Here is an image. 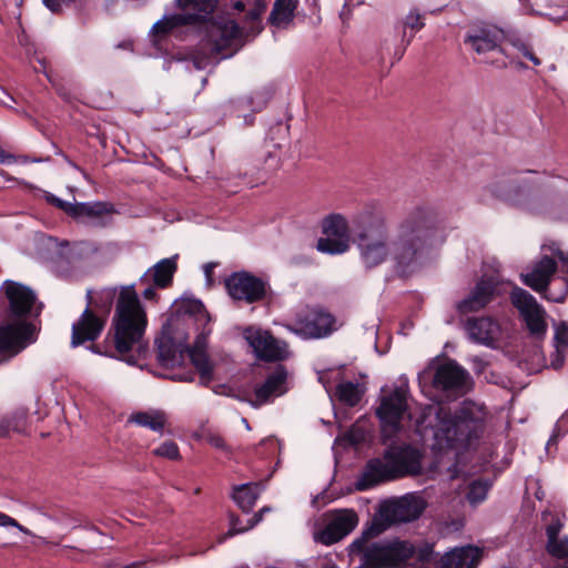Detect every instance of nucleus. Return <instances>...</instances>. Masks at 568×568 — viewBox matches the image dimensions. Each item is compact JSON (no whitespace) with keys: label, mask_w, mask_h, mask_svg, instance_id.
Masks as SVG:
<instances>
[{"label":"nucleus","mask_w":568,"mask_h":568,"mask_svg":"<svg viewBox=\"0 0 568 568\" xmlns=\"http://www.w3.org/2000/svg\"><path fill=\"white\" fill-rule=\"evenodd\" d=\"M440 230L439 212L432 205L420 204L397 222L393 236L383 216H369L356 232L354 243L365 268H375L390 260L394 272L406 277L434 246Z\"/></svg>","instance_id":"1"},{"label":"nucleus","mask_w":568,"mask_h":568,"mask_svg":"<svg viewBox=\"0 0 568 568\" xmlns=\"http://www.w3.org/2000/svg\"><path fill=\"white\" fill-rule=\"evenodd\" d=\"M146 326V312L139 300L134 284L121 286L111 326L104 339L89 345L88 349L134 364L135 357L131 352L134 347L141 348Z\"/></svg>","instance_id":"2"},{"label":"nucleus","mask_w":568,"mask_h":568,"mask_svg":"<svg viewBox=\"0 0 568 568\" xmlns=\"http://www.w3.org/2000/svg\"><path fill=\"white\" fill-rule=\"evenodd\" d=\"M422 452L409 445H389L382 458L369 459L357 480L355 489L365 491L381 484L404 477H415L423 473Z\"/></svg>","instance_id":"3"},{"label":"nucleus","mask_w":568,"mask_h":568,"mask_svg":"<svg viewBox=\"0 0 568 568\" xmlns=\"http://www.w3.org/2000/svg\"><path fill=\"white\" fill-rule=\"evenodd\" d=\"M426 501L416 494H406L383 501L367 526V532L381 535L393 525L418 519L426 509Z\"/></svg>","instance_id":"4"},{"label":"nucleus","mask_w":568,"mask_h":568,"mask_svg":"<svg viewBox=\"0 0 568 568\" xmlns=\"http://www.w3.org/2000/svg\"><path fill=\"white\" fill-rule=\"evenodd\" d=\"M436 436L445 439L450 448L467 447L473 439L478 438L479 418L473 408L463 406L454 414L440 408L438 414Z\"/></svg>","instance_id":"5"},{"label":"nucleus","mask_w":568,"mask_h":568,"mask_svg":"<svg viewBox=\"0 0 568 568\" xmlns=\"http://www.w3.org/2000/svg\"><path fill=\"white\" fill-rule=\"evenodd\" d=\"M174 4L181 12L164 14L152 26V36L162 39L178 28L197 27L215 12L219 0H174Z\"/></svg>","instance_id":"6"},{"label":"nucleus","mask_w":568,"mask_h":568,"mask_svg":"<svg viewBox=\"0 0 568 568\" xmlns=\"http://www.w3.org/2000/svg\"><path fill=\"white\" fill-rule=\"evenodd\" d=\"M213 14L210 13L197 27L203 29L204 39L212 47V51L219 54L231 50V53L223 57L229 58L242 45L243 30L235 20Z\"/></svg>","instance_id":"7"},{"label":"nucleus","mask_w":568,"mask_h":568,"mask_svg":"<svg viewBox=\"0 0 568 568\" xmlns=\"http://www.w3.org/2000/svg\"><path fill=\"white\" fill-rule=\"evenodd\" d=\"M557 268V262L552 257L542 255L538 261L534 262L530 271L521 273L519 277L524 285L541 294L546 300L562 303L568 294V283L562 280L561 290L556 294L549 288Z\"/></svg>","instance_id":"8"},{"label":"nucleus","mask_w":568,"mask_h":568,"mask_svg":"<svg viewBox=\"0 0 568 568\" xmlns=\"http://www.w3.org/2000/svg\"><path fill=\"white\" fill-rule=\"evenodd\" d=\"M223 283L230 298L248 305L264 301L270 291L267 281L244 270L232 272Z\"/></svg>","instance_id":"9"},{"label":"nucleus","mask_w":568,"mask_h":568,"mask_svg":"<svg viewBox=\"0 0 568 568\" xmlns=\"http://www.w3.org/2000/svg\"><path fill=\"white\" fill-rule=\"evenodd\" d=\"M336 317L323 307L316 306L297 315L288 329L304 339H320L337 331Z\"/></svg>","instance_id":"10"},{"label":"nucleus","mask_w":568,"mask_h":568,"mask_svg":"<svg viewBox=\"0 0 568 568\" xmlns=\"http://www.w3.org/2000/svg\"><path fill=\"white\" fill-rule=\"evenodd\" d=\"M509 298L524 320L529 334L537 339L544 338L547 333L546 312L535 296L519 286H514Z\"/></svg>","instance_id":"11"},{"label":"nucleus","mask_w":568,"mask_h":568,"mask_svg":"<svg viewBox=\"0 0 568 568\" xmlns=\"http://www.w3.org/2000/svg\"><path fill=\"white\" fill-rule=\"evenodd\" d=\"M243 336L253 348L255 356L261 361L281 362L290 356L287 343L275 338L270 331L247 327Z\"/></svg>","instance_id":"12"},{"label":"nucleus","mask_w":568,"mask_h":568,"mask_svg":"<svg viewBox=\"0 0 568 568\" xmlns=\"http://www.w3.org/2000/svg\"><path fill=\"white\" fill-rule=\"evenodd\" d=\"M504 42V30L494 24L483 23L470 28L465 37L464 43L477 54H485L498 51L509 58L507 51L501 47Z\"/></svg>","instance_id":"13"},{"label":"nucleus","mask_w":568,"mask_h":568,"mask_svg":"<svg viewBox=\"0 0 568 568\" xmlns=\"http://www.w3.org/2000/svg\"><path fill=\"white\" fill-rule=\"evenodd\" d=\"M407 410L406 394L396 387L393 392L381 397L376 408V416L379 418L383 432L396 434L400 430V420Z\"/></svg>","instance_id":"14"},{"label":"nucleus","mask_w":568,"mask_h":568,"mask_svg":"<svg viewBox=\"0 0 568 568\" xmlns=\"http://www.w3.org/2000/svg\"><path fill=\"white\" fill-rule=\"evenodd\" d=\"M373 532H367L364 528L361 537L356 538L348 547L351 558L358 559V568H386L383 542H373L368 545V540L377 537Z\"/></svg>","instance_id":"15"},{"label":"nucleus","mask_w":568,"mask_h":568,"mask_svg":"<svg viewBox=\"0 0 568 568\" xmlns=\"http://www.w3.org/2000/svg\"><path fill=\"white\" fill-rule=\"evenodd\" d=\"M287 390V369L284 365L278 364L262 384L254 387V398L241 399L247 402L252 407L258 408L274 397L284 395Z\"/></svg>","instance_id":"16"},{"label":"nucleus","mask_w":568,"mask_h":568,"mask_svg":"<svg viewBox=\"0 0 568 568\" xmlns=\"http://www.w3.org/2000/svg\"><path fill=\"white\" fill-rule=\"evenodd\" d=\"M106 324V320L95 314L91 307H85L79 318L72 324L70 346L72 348L87 343L95 344Z\"/></svg>","instance_id":"17"},{"label":"nucleus","mask_w":568,"mask_h":568,"mask_svg":"<svg viewBox=\"0 0 568 568\" xmlns=\"http://www.w3.org/2000/svg\"><path fill=\"white\" fill-rule=\"evenodd\" d=\"M280 166V155L271 151L267 145L252 151L241 160V169L244 175L254 176L257 180L267 178L276 172Z\"/></svg>","instance_id":"18"},{"label":"nucleus","mask_w":568,"mask_h":568,"mask_svg":"<svg viewBox=\"0 0 568 568\" xmlns=\"http://www.w3.org/2000/svg\"><path fill=\"white\" fill-rule=\"evenodd\" d=\"M357 524L358 516L353 509L338 510L326 527L315 535V539L326 546L333 545L351 534Z\"/></svg>","instance_id":"19"},{"label":"nucleus","mask_w":568,"mask_h":568,"mask_svg":"<svg viewBox=\"0 0 568 568\" xmlns=\"http://www.w3.org/2000/svg\"><path fill=\"white\" fill-rule=\"evenodd\" d=\"M33 334L34 326L28 322L0 326V352L8 353L11 357L19 354L33 341Z\"/></svg>","instance_id":"20"},{"label":"nucleus","mask_w":568,"mask_h":568,"mask_svg":"<svg viewBox=\"0 0 568 568\" xmlns=\"http://www.w3.org/2000/svg\"><path fill=\"white\" fill-rule=\"evenodd\" d=\"M464 328L469 341L487 347H495L501 334L499 323L489 316L469 317Z\"/></svg>","instance_id":"21"},{"label":"nucleus","mask_w":568,"mask_h":568,"mask_svg":"<svg viewBox=\"0 0 568 568\" xmlns=\"http://www.w3.org/2000/svg\"><path fill=\"white\" fill-rule=\"evenodd\" d=\"M496 290V281L487 277L479 278L469 294L457 303L458 313L467 314L485 308L494 300Z\"/></svg>","instance_id":"22"},{"label":"nucleus","mask_w":568,"mask_h":568,"mask_svg":"<svg viewBox=\"0 0 568 568\" xmlns=\"http://www.w3.org/2000/svg\"><path fill=\"white\" fill-rule=\"evenodd\" d=\"M483 555V548L475 545L454 547L444 552L433 568H477Z\"/></svg>","instance_id":"23"},{"label":"nucleus","mask_w":568,"mask_h":568,"mask_svg":"<svg viewBox=\"0 0 568 568\" xmlns=\"http://www.w3.org/2000/svg\"><path fill=\"white\" fill-rule=\"evenodd\" d=\"M467 376V371L456 361H448L436 368L432 384L439 390L458 392L464 388Z\"/></svg>","instance_id":"24"},{"label":"nucleus","mask_w":568,"mask_h":568,"mask_svg":"<svg viewBox=\"0 0 568 568\" xmlns=\"http://www.w3.org/2000/svg\"><path fill=\"white\" fill-rule=\"evenodd\" d=\"M4 285L10 315L17 318L28 316L37 298L33 291L13 281H7Z\"/></svg>","instance_id":"25"},{"label":"nucleus","mask_w":568,"mask_h":568,"mask_svg":"<svg viewBox=\"0 0 568 568\" xmlns=\"http://www.w3.org/2000/svg\"><path fill=\"white\" fill-rule=\"evenodd\" d=\"M115 207L109 202H79L74 203L71 217L78 221H95V225L106 226L111 223V215L115 213Z\"/></svg>","instance_id":"26"},{"label":"nucleus","mask_w":568,"mask_h":568,"mask_svg":"<svg viewBox=\"0 0 568 568\" xmlns=\"http://www.w3.org/2000/svg\"><path fill=\"white\" fill-rule=\"evenodd\" d=\"M176 267L175 257L163 258L140 277V283L149 284L152 281L154 286L165 288L172 283Z\"/></svg>","instance_id":"27"},{"label":"nucleus","mask_w":568,"mask_h":568,"mask_svg":"<svg viewBox=\"0 0 568 568\" xmlns=\"http://www.w3.org/2000/svg\"><path fill=\"white\" fill-rule=\"evenodd\" d=\"M387 568L408 567V560L413 556V544L405 540L383 542Z\"/></svg>","instance_id":"28"},{"label":"nucleus","mask_w":568,"mask_h":568,"mask_svg":"<svg viewBox=\"0 0 568 568\" xmlns=\"http://www.w3.org/2000/svg\"><path fill=\"white\" fill-rule=\"evenodd\" d=\"M119 293L116 287H105L93 296L92 291L89 290L85 296L87 307H91L95 314L108 320L112 305L118 301Z\"/></svg>","instance_id":"29"},{"label":"nucleus","mask_w":568,"mask_h":568,"mask_svg":"<svg viewBox=\"0 0 568 568\" xmlns=\"http://www.w3.org/2000/svg\"><path fill=\"white\" fill-rule=\"evenodd\" d=\"M562 524L555 520L546 527L547 552L557 559L568 560V536H561Z\"/></svg>","instance_id":"30"},{"label":"nucleus","mask_w":568,"mask_h":568,"mask_svg":"<svg viewBox=\"0 0 568 568\" xmlns=\"http://www.w3.org/2000/svg\"><path fill=\"white\" fill-rule=\"evenodd\" d=\"M156 358L159 364L165 368H172L179 365L182 361V352L179 349L173 337L162 335L155 339Z\"/></svg>","instance_id":"31"},{"label":"nucleus","mask_w":568,"mask_h":568,"mask_svg":"<svg viewBox=\"0 0 568 568\" xmlns=\"http://www.w3.org/2000/svg\"><path fill=\"white\" fill-rule=\"evenodd\" d=\"M128 422L150 428L153 432L162 433L168 423V418L163 410L155 409L133 413Z\"/></svg>","instance_id":"32"},{"label":"nucleus","mask_w":568,"mask_h":568,"mask_svg":"<svg viewBox=\"0 0 568 568\" xmlns=\"http://www.w3.org/2000/svg\"><path fill=\"white\" fill-rule=\"evenodd\" d=\"M257 484H242L235 486L232 493V499L239 506V508L248 514L252 511L258 498Z\"/></svg>","instance_id":"33"},{"label":"nucleus","mask_w":568,"mask_h":568,"mask_svg":"<svg viewBox=\"0 0 568 568\" xmlns=\"http://www.w3.org/2000/svg\"><path fill=\"white\" fill-rule=\"evenodd\" d=\"M437 554L435 552V546L432 542H420L417 546L413 545V559L412 562H408V567L410 568H433L435 567L437 560Z\"/></svg>","instance_id":"34"},{"label":"nucleus","mask_w":568,"mask_h":568,"mask_svg":"<svg viewBox=\"0 0 568 568\" xmlns=\"http://www.w3.org/2000/svg\"><path fill=\"white\" fill-rule=\"evenodd\" d=\"M504 41L510 44L524 58L531 61L534 65L538 67L541 64V60L535 54L530 41L519 32L513 30H504Z\"/></svg>","instance_id":"35"},{"label":"nucleus","mask_w":568,"mask_h":568,"mask_svg":"<svg viewBox=\"0 0 568 568\" xmlns=\"http://www.w3.org/2000/svg\"><path fill=\"white\" fill-rule=\"evenodd\" d=\"M297 1L295 0H275L268 23L275 27H284L288 24L294 18Z\"/></svg>","instance_id":"36"},{"label":"nucleus","mask_w":568,"mask_h":568,"mask_svg":"<svg viewBox=\"0 0 568 568\" xmlns=\"http://www.w3.org/2000/svg\"><path fill=\"white\" fill-rule=\"evenodd\" d=\"M335 395L342 404L354 407L361 402L364 389L358 383L343 382L336 386Z\"/></svg>","instance_id":"37"},{"label":"nucleus","mask_w":568,"mask_h":568,"mask_svg":"<svg viewBox=\"0 0 568 568\" xmlns=\"http://www.w3.org/2000/svg\"><path fill=\"white\" fill-rule=\"evenodd\" d=\"M189 356L192 364L200 374L201 383L203 385H207L211 382L213 375V367L207 354L201 348H192L189 351Z\"/></svg>","instance_id":"38"},{"label":"nucleus","mask_w":568,"mask_h":568,"mask_svg":"<svg viewBox=\"0 0 568 568\" xmlns=\"http://www.w3.org/2000/svg\"><path fill=\"white\" fill-rule=\"evenodd\" d=\"M261 521V514H254L250 519H247L244 525L242 519L235 515L234 513H229V530L221 539V541L225 540L229 537H233L237 534H243L252 528H254Z\"/></svg>","instance_id":"39"},{"label":"nucleus","mask_w":568,"mask_h":568,"mask_svg":"<svg viewBox=\"0 0 568 568\" xmlns=\"http://www.w3.org/2000/svg\"><path fill=\"white\" fill-rule=\"evenodd\" d=\"M493 483L489 479L478 478L473 480L468 485V491L466 494V498L471 505H477L483 503L490 490Z\"/></svg>","instance_id":"40"},{"label":"nucleus","mask_w":568,"mask_h":568,"mask_svg":"<svg viewBox=\"0 0 568 568\" xmlns=\"http://www.w3.org/2000/svg\"><path fill=\"white\" fill-rule=\"evenodd\" d=\"M322 231L327 236L347 237V224L345 219L339 214H331L322 222Z\"/></svg>","instance_id":"41"},{"label":"nucleus","mask_w":568,"mask_h":568,"mask_svg":"<svg viewBox=\"0 0 568 568\" xmlns=\"http://www.w3.org/2000/svg\"><path fill=\"white\" fill-rule=\"evenodd\" d=\"M349 247L348 239L338 236H325L317 241L316 248L322 253L327 254H342L345 253Z\"/></svg>","instance_id":"42"},{"label":"nucleus","mask_w":568,"mask_h":568,"mask_svg":"<svg viewBox=\"0 0 568 568\" xmlns=\"http://www.w3.org/2000/svg\"><path fill=\"white\" fill-rule=\"evenodd\" d=\"M4 417L13 433L23 434L26 432L28 424V413L24 409H18Z\"/></svg>","instance_id":"43"},{"label":"nucleus","mask_w":568,"mask_h":568,"mask_svg":"<svg viewBox=\"0 0 568 568\" xmlns=\"http://www.w3.org/2000/svg\"><path fill=\"white\" fill-rule=\"evenodd\" d=\"M153 454L171 460H176L180 458L179 446L173 440H166L162 443L158 448L153 450Z\"/></svg>","instance_id":"44"},{"label":"nucleus","mask_w":568,"mask_h":568,"mask_svg":"<svg viewBox=\"0 0 568 568\" xmlns=\"http://www.w3.org/2000/svg\"><path fill=\"white\" fill-rule=\"evenodd\" d=\"M554 346L558 348H568V323L559 322L555 325Z\"/></svg>","instance_id":"45"},{"label":"nucleus","mask_w":568,"mask_h":568,"mask_svg":"<svg viewBox=\"0 0 568 568\" xmlns=\"http://www.w3.org/2000/svg\"><path fill=\"white\" fill-rule=\"evenodd\" d=\"M205 440L212 447H214L219 450H222L223 453H225L227 455L232 453V448L230 447V445H227L225 439L219 433L207 432L205 434Z\"/></svg>","instance_id":"46"},{"label":"nucleus","mask_w":568,"mask_h":568,"mask_svg":"<svg viewBox=\"0 0 568 568\" xmlns=\"http://www.w3.org/2000/svg\"><path fill=\"white\" fill-rule=\"evenodd\" d=\"M404 26L406 28H410L414 31H419L425 27L424 18L417 9H413L406 16L404 20Z\"/></svg>","instance_id":"47"},{"label":"nucleus","mask_w":568,"mask_h":568,"mask_svg":"<svg viewBox=\"0 0 568 568\" xmlns=\"http://www.w3.org/2000/svg\"><path fill=\"white\" fill-rule=\"evenodd\" d=\"M44 199L45 201L60 209L61 211H63L65 214H68L69 216L71 215V212H72V207H73V204L74 203H71V202H67L64 200H61L60 197L55 196L54 194L52 193H49L47 192L45 195H44Z\"/></svg>","instance_id":"48"},{"label":"nucleus","mask_w":568,"mask_h":568,"mask_svg":"<svg viewBox=\"0 0 568 568\" xmlns=\"http://www.w3.org/2000/svg\"><path fill=\"white\" fill-rule=\"evenodd\" d=\"M44 199L45 201L60 209L61 211H63L65 214H68L69 216L71 215V212H72V207H73V204L74 203H71V202H67L64 200H61L60 197L55 196L54 194L52 193H49L47 192L45 195H44Z\"/></svg>","instance_id":"49"},{"label":"nucleus","mask_w":568,"mask_h":568,"mask_svg":"<svg viewBox=\"0 0 568 568\" xmlns=\"http://www.w3.org/2000/svg\"><path fill=\"white\" fill-rule=\"evenodd\" d=\"M43 4L53 13H59L64 7L70 6L72 2L84 3V0H42Z\"/></svg>","instance_id":"50"},{"label":"nucleus","mask_w":568,"mask_h":568,"mask_svg":"<svg viewBox=\"0 0 568 568\" xmlns=\"http://www.w3.org/2000/svg\"><path fill=\"white\" fill-rule=\"evenodd\" d=\"M265 10L266 3L264 2V0H257L254 3V7L247 12L246 20L260 24L261 16Z\"/></svg>","instance_id":"51"},{"label":"nucleus","mask_w":568,"mask_h":568,"mask_svg":"<svg viewBox=\"0 0 568 568\" xmlns=\"http://www.w3.org/2000/svg\"><path fill=\"white\" fill-rule=\"evenodd\" d=\"M0 526L1 527H14L19 531L26 534V535H32L31 530H29L27 527L20 525L14 518L10 517L9 515L0 511Z\"/></svg>","instance_id":"52"},{"label":"nucleus","mask_w":568,"mask_h":568,"mask_svg":"<svg viewBox=\"0 0 568 568\" xmlns=\"http://www.w3.org/2000/svg\"><path fill=\"white\" fill-rule=\"evenodd\" d=\"M564 349L565 348L555 347V349L551 352L549 356V363L550 367H552L554 369H559L560 367H562L565 362Z\"/></svg>","instance_id":"53"},{"label":"nucleus","mask_w":568,"mask_h":568,"mask_svg":"<svg viewBox=\"0 0 568 568\" xmlns=\"http://www.w3.org/2000/svg\"><path fill=\"white\" fill-rule=\"evenodd\" d=\"M205 311L204 304L200 300H191L187 303L186 312L197 314Z\"/></svg>","instance_id":"54"},{"label":"nucleus","mask_w":568,"mask_h":568,"mask_svg":"<svg viewBox=\"0 0 568 568\" xmlns=\"http://www.w3.org/2000/svg\"><path fill=\"white\" fill-rule=\"evenodd\" d=\"M542 248L549 250L558 258L564 257V251L560 248V245L558 242L551 241V242H549V244H544Z\"/></svg>","instance_id":"55"},{"label":"nucleus","mask_w":568,"mask_h":568,"mask_svg":"<svg viewBox=\"0 0 568 568\" xmlns=\"http://www.w3.org/2000/svg\"><path fill=\"white\" fill-rule=\"evenodd\" d=\"M217 265V263H214V262H210V263H206L204 266H203V271H204V275H205V280H206V283L212 286L213 285V270L214 267Z\"/></svg>","instance_id":"56"},{"label":"nucleus","mask_w":568,"mask_h":568,"mask_svg":"<svg viewBox=\"0 0 568 568\" xmlns=\"http://www.w3.org/2000/svg\"><path fill=\"white\" fill-rule=\"evenodd\" d=\"M471 362L474 363V369L476 373L484 372L485 367L488 365V363L483 359L481 357L475 356Z\"/></svg>","instance_id":"57"},{"label":"nucleus","mask_w":568,"mask_h":568,"mask_svg":"<svg viewBox=\"0 0 568 568\" xmlns=\"http://www.w3.org/2000/svg\"><path fill=\"white\" fill-rule=\"evenodd\" d=\"M192 61L196 69H204L207 64V59L197 53L193 55Z\"/></svg>","instance_id":"58"},{"label":"nucleus","mask_w":568,"mask_h":568,"mask_svg":"<svg viewBox=\"0 0 568 568\" xmlns=\"http://www.w3.org/2000/svg\"><path fill=\"white\" fill-rule=\"evenodd\" d=\"M148 286L145 287V290L142 292V296L145 298V300H154L156 297V292H155V287L154 284L151 285L150 283L146 284Z\"/></svg>","instance_id":"59"},{"label":"nucleus","mask_w":568,"mask_h":568,"mask_svg":"<svg viewBox=\"0 0 568 568\" xmlns=\"http://www.w3.org/2000/svg\"><path fill=\"white\" fill-rule=\"evenodd\" d=\"M511 182L514 183V190H513V193H514L515 195H518V194L520 193V190H519L520 184H519V183H517L516 181H511ZM494 193H496V194H498V195H501V194H503V195H507V196H508V195H510L511 191H510V190H508V191H504V190L496 189V190H494Z\"/></svg>","instance_id":"60"},{"label":"nucleus","mask_w":568,"mask_h":568,"mask_svg":"<svg viewBox=\"0 0 568 568\" xmlns=\"http://www.w3.org/2000/svg\"><path fill=\"white\" fill-rule=\"evenodd\" d=\"M10 425L8 424L6 417L0 420V437H8L11 433Z\"/></svg>","instance_id":"61"},{"label":"nucleus","mask_w":568,"mask_h":568,"mask_svg":"<svg viewBox=\"0 0 568 568\" xmlns=\"http://www.w3.org/2000/svg\"><path fill=\"white\" fill-rule=\"evenodd\" d=\"M1 91L3 92V94L7 97L6 100L1 99L0 98V102L4 105V106H8V108H11V104L10 102H14V99L13 97H11L10 94H7L2 89Z\"/></svg>","instance_id":"62"},{"label":"nucleus","mask_w":568,"mask_h":568,"mask_svg":"<svg viewBox=\"0 0 568 568\" xmlns=\"http://www.w3.org/2000/svg\"><path fill=\"white\" fill-rule=\"evenodd\" d=\"M232 8L236 11H244L245 9V3L241 0H237L233 3Z\"/></svg>","instance_id":"63"},{"label":"nucleus","mask_w":568,"mask_h":568,"mask_svg":"<svg viewBox=\"0 0 568 568\" xmlns=\"http://www.w3.org/2000/svg\"><path fill=\"white\" fill-rule=\"evenodd\" d=\"M558 260L561 261L562 263H568V251L564 252V257Z\"/></svg>","instance_id":"64"}]
</instances>
